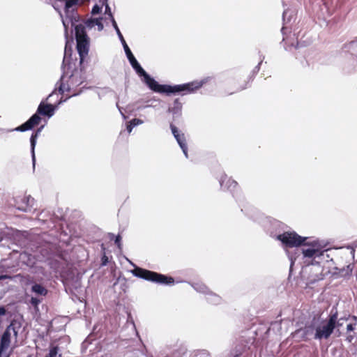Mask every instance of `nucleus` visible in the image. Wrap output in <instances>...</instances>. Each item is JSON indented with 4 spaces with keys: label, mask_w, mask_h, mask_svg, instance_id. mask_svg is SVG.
Instances as JSON below:
<instances>
[{
    "label": "nucleus",
    "mask_w": 357,
    "mask_h": 357,
    "mask_svg": "<svg viewBox=\"0 0 357 357\" xmlns=\"http://www.w3.org/2000/svg\"><path fill=\"white\" fill-rule=\"evenodd\" d=\"M56 94L55 91H52L46 98L45 100H47L49 99H51L54 95Z\"/></svg>",
    "instance_id": "45"
},
{
    "label": "nucleus",
    "mask_w": 357,
    "mask_h": 357,
    "mask_svg": "<svg viewBox=\"0 0 357 357\" xmlns=\"http://www.w3.org/2000/svg\"><path fill=\"white\" fill-rule=\"evenodd\" d=\"M101 265L102 266H105L108 263V257L105 255V254L103 255V256L101 258Z\"/></svg>",
    "instance_id": "40"
},
{
    "label": "nucleus",
    "mask_w": 357,
    "mask_h": 357,
    "mask_svg": "<svg viewBox=\"0 0 357 357\" xmlns=\"http://www.w3.org/2000/svg\"><path fill=\"white\" fill-rule=\"evenodd\" d=\"M61 68L63 74L56 82L55 89L60 94L75 90L84 82L82 71L76 67V60L74 61L71 57V50H68V41L66 42Z\"/></svg>",
    "instance_id": "1"
},
{
    "label": "nucleus",
    "mask_w": 357,
    "mask_h": 357,
    "mask_svg": "<svg viewBox=\"0 0 357 357\" xmlns=\"http://www.w3.org/2000/svg\"><path fill=\"white\" fill-rule=\"evenodd\" d=\"M79 94H80V91H79V92H77V93H74L73 95H71L70 96H69V97H68V98H65V99H62V98H61V99L59 100L58 103H57L56 105H58V107H59L61 104H62L63 102H66V101L68 98H70V97H72V96H78V95H79Z\"/></svg>",
    "instance_id": "37"
},
{
    "label": "nucleus",
    "mask_w": 357,
    "mask_h": 357,
    "mask_svg": "<svg viewBox=\"0 0 357 357\" xmlns=\"http://www.w3.org/2000/svg\"><path fill=\"white\" fill-rule=\"evenodd\" d=\"M241 211L250 219L254 221H259L261 217V214L255 208H242Z\"/></svg>",
    "instance_id": "18"
},
{
    "label": "nucleus",
    "mask_w": 357,
    "mask_h": 357,
    "mask_svg": "<svg viewBox=\"0 0 357 357\" xmlns=\"http://www.w3.org/2000/svg\"><path fill=\"white\" fill-rule=\"evenodd\" d=\"M150 107H153V106L151 104H150V105H146L144 106L139 107V109H145V108Z\"/></svg>",
    "instance_id": "48"
},
{
    "label": "nucleus",
    "mask_w": 357,
    "mask_h": 357,
    "mask_svg": "<svg viewBox=\"0 0 357 357\" xmlns=\"http://www.w3.org/2000/svg\"><path fill=\"white\" fill-rule=\"evenodd\" d=\"M291 45L295 47L296 48H298L299 47V42L297 41L296 45H294V43H292Z\"/></svg>",
    "instance_id": "52"
},
{
    "label": "nucleus",
    "mask_w": 357,
    "mask_h": 357,
    "mask_svg": "<svg viewBox=\"0 0 357 357\" xmlns=\"http://www.w3.org/2000/svg\"><path fill=\"white\" fill-rule=\"evenodd\" d=\"M170 129L171 131L176 139L178 144L179 145L180 148L181 149L184 155L186 158H188V146L186 143V139L185 137L184 133H183L181 131H180L176 126H175L174 124H170Z\"/></svg>",
    "instance_id": "12"
},
{
    "label": "nucleus",
    "mask_w": 357,
    "mask_h": 357,
    "mask_svg": "<svg viewBox=\"0 0 357 357\" xmlns=\"http://www.w3.org/2000/svg\"><path fill=\"white\" fill-rule=\"evenodd\" d=\"M116 107H118V109H119V110L120 113L121 114L122 116L123 117V119H126V115L122 112V111H121V107H119V104H118V103H116Z\"/></svg>",
    "instance_id": "46"
},
{
    "label": "nucleus",
    "mask_w": 357,
    "mask_h": 357,
    "mask_svg": "<svg viewBox=\"0 0 357 357\" xmlns=\"http://www.w3.org/2000/svg\"><path fill=\"white\" fill-rule=\"evenodd\" d=\"M204 81L200 82L193 81L182 84L168 85L165 84V89L164 93L167 95L170 94H180L181 96L194 93L196 90L199 89L204 84Z\"/></svg>",
    "instance_id": "6"
},
{
    "label": "nucleus",
    "mask_w": 357,
    "mask_h": 357,
    "mask_svg": "<svg viewBox=\"0 0 357 357\" xmlns=\"http://www.w3.org/2000/svg\"><path fill=\"white\" fill-rule=\"evenodd\" d=\"M152 100L156 101V100H149L148 102H151Z\"/></svg>",
    "instance_id": "57"
},
{
    "label": "nucleus",
    "mask_w": 357,
    "mask_h": 357,
    "mask_svg": "<svg viewBox=\"0 0 357 357\" xmlns=\"http://www.w3.org/2000/svg\"><path fill=\"white\" fill-rule=\"evenodd\" d=\"M127 260L130 264L135 267V268L130 271L134 276L160 284L172 285L174 284V279L172 277L144 269L137 266L128 259H127Z\"/></svg>",
    "instance_id": "4"
},
{
    "label": "nucleus",
    "mask_w": 357,
    "mask_h": 357,
    "mask_svg": "<svg viewBox=\"0 0 357 357\" xmlns=\"http://www.w3.org/2000/svg\"><path fill=\"white\" fill-rule=\"evenodd\" d=\"M50 247L51 245H48L47 248H41L40 252L44 258H49L52 255Z\"/></svg>",
    "instance_id": "29"
},
{
    "label": "nucleus",
    "mask_w": 357,
    "mask_h": 357,
    "mask_svg": "<svg viewBox=\"0 0 357 357\" xmlns=\"http://www.w3.org/2000/svg\"><path fill=\"white\" fill-rule=\"evenodd\" d=\"M40 303V301L38 298H36V297H32V298H31V300H30V303H31L33 306H34V307H38V304H39Z\"/></svg>",
    "instance_id": "38"
},
{
    "label": "nucleus",
    "mask_w": 357,
    "mask_h": 357,
    "mask_svg": "<svg viewBox=\"0 0 357 357\" xmlns=\"http://www.w3.org/2000/svg\"><path fill=\"white\" fill-rule=\"evenodd\" d=\"M218 181L221 189L224 191L227 190L233 193L238 187V183L231 178H228L224 173L220 176Z\"/></svg>",
    "instance_id": "14"
},
{
    "label": "nucleus",
    "mask_w": 357,
    "mask_h": 357,
    "mask_svg": "<svg viewBox=\"0 0 357 357\" xmlns=\"http://www.w3.org/2000/svg\"><path fill=\"white\" fill-rule=\"evenodd\" d=\"M21 202L22 204L17 206V209L24 212H29L33 206L34 199L31 196L28 195L23 197Z\"/></svg>",
    "instance_id": "16"
},
{
    "label": "nucleus",
    "mask_w": 357,
    "mask_h": 357,
    "mask_svg": "<svg viewBox=\"0 0 357 357\" xmlns=\"http://www.w3.org/2000/svg\"><path fill=\"white\" fill-rule=\"evenodd\" d=\"M30 257H31V255H29L28 256L29 264H34V261L31 260Z\"/></svg>",
    "instance_id": "49"
},
{
    "label": "nucleus",
    "mask_w": 357,
    "mask_h": 357,
    "mask_svg": "<svg viewBox=\"0 0 357 357\" xmlns=\"http://www.w3.org/2000/svg\"><path fill=\"white\" fill-rule=\"evenodd\" d=\"M11 352L10 348L0 346V357H10Z\"/></svg>",
    "instance_id": "28"
},
{
    "label": "nucleus",
    "mask_w": 357,
    "mask_h": 357,
    "mask_svg": "<svg viewBox=\"0 0 357 357\" xmlns=\"http://www.w3.org/2000/svg\"><path fill=\"white\" fill-rule=\"evenodd\" d=\"M182 110V103L178 98L174 100L173 106L168 108V112L172 114L174 116H180Z\"/></svg>",
    "instance_id": "19"
},
{
    "label": "nucleus",
    "mask_w": 357,
    "mask_h": 357,
    "mask_svg": "<svg viewBox=\"0 0 357 357\" xmlns=\"http://www.w3.org/2000/svg\"><path fill=\"white\" fill-rule=\"evenodd\" d=\"M60 349L58 346H51L48 354L45 357H62L61 354L59 352Z\"/></svg>",
    "instance_id": "24"
},
{
    "label": "nucleus",
    "mask_w": 357,
    "mask_h": 357,
    "mask_svg": "<svg viewBox=\"0 0 357 357\" xmlns=\"http://www.w3.org/2000/svg\"><path fill=\"white\" fill-rule=\"evenodd\" d=\"M353 267H354V266L352 264L347 265V268L345 270V273L344 275H350L352 272ZM343 271H344V269Z\"/></svg>",
    "instance_id": "39"
},
{
    "label": "nucleus",
    "mask_w": 357,
    "mask_h": 357,
    "mask_svg": "<svg viewBox=\"0 0 357 357\" xmlns=\"http://www.w3.org/2000/svg\"><path fill=\"white\" fill-rule=\"evenodd\" d=\"M337 316V310H332L329 318L326 323L321 326H317L314 333L315 340L328 339L336 328V319Z\"/></svg>",
    "instance_id": "7"
},
{
    "label": "nucleus",
    "mask_w": 357,
    "mask_h": 357,
    "mask_svg": "<svg viewBox=\"0 0 357 357\" xmlns=\"http://www.w3.org/2000/svg\"><path fill=\"white\" fill-rule=\"evenodd\" d=\"M1 240H2V238L0 237V241H1Z\"/></svg>",
    "instance_id": "59"
},
{
    "label": "nucleus",
    "mask_w": 357,
    "mask_h": 357,
    "mask_svg": "<svg viewBox=\"0 0 357 357\" xmlns=\"http://www.w3.org/2000/svg\"><path fill=\"white\" fill-rule=\"evenodd\" d=\"M6 312V309L3 307H0V316L4 315Z\"/></svg>",
    "instance_id": "44"
},
{
    "label": "nucleus",
    "mask_w": 357,
    "mask_h": 357,
    "mask_svg": "<svg viewBox=\"0 0 357 357\" xmlns=\"http://www.w3.org/2000/svg\"><path fill=\"white\" fill-rule=\"evenodd\" d=\"M344 321V319L343 318H340L339 319H337V318L336 319V327L337 328H340L342 326L343 324V321Z\"/></svg>",
    "instance_id": "41"
},
{
    "label": "nucleus",
    "mask_w": 357,
    "mask_h": 357,
    "mask_svg": "<svg viewBox=\"0 0 357 357\" xmlns=\"http://www.w3.org/2000/svg\"><path fill=\"white\" fill-rule=\"evenodd\" d=\"M133 128H134V126H132V123H130V121H128L127 126H126V129L129 133H130L132 132Z\"/></svg>",
    "instance_id": "42"
},
{
    "label": "nucleus",
    "mask_w": 357,
    "mask_h": 357,
    "mask_svg": "<svg viewBox=\"0 0 357 357\" xmlns=\"http://www.w3.org/2000/svg\"><path fill=\"white\" fill-rule=\"evenodd\" d=\"M284 27L283 26V27L282 28V29H281V31H282V34H283V35L284 34Z\"/></svg>",
    "instance_id": "55"
},
{
    "label": "nucleus",
    "mask_w": 357,
    "mask_h": 357,
    "mask_svg": "<svg viewBox=\"0 0 357 357\" xmlns=\"http://www.w3.org/2000/svg\"><path fill=\"white\" fill-rule=\"evenodd\" d=\"M31 291L38 295L45 296L47 294V290L40 284H34L31 287Z\"/></svg>",
    "instance_id": "23"
},
{
    "label": "nucleus",
    "mask_w": 357,
    "mask_h": 357,
    "mask_svg": "<svg viewBox=\"0 0 357 357\" xmlns=\"http://www.w3.org/2000/svg\"><path fill=\"white\" fill-rule=\"evenodd\" d=\"M7 278H8V277L6 275H0V280L6 279Z\"/></svg>",
    "instance_id": "50"
},
{
    "label": "nucleus",
    "mask_w": 357,
    "mask_h": 357,
    "mask_svg": "<svg viewBox=\"0 0 357 357\" xmlns=\"http://www.w3.org/2000/svg\"><path fill=\"white\" fill-rule=\"evenodd\" d=\"M110 240H114V243L116 245L119 249H121L122 244H121V236L118 234L117 236H115L114 234L109 233V234Z\"/></svg>",
    "instance_id": "27"
},
{
    "label": "nucleus",
    "mask_w": 357,
    "mask_h": 357,
    "mask_svg": "<svg viewBox=\"0 0 357 357\" xmlns=\"http://www.w3.org/2000/svg\"><path fill=\"white\" fill-rule=\"evenodd\" d=\"M242 355V354H236L234 357H241V356Z\"/></svg>",
    "instance_id": "54"
},
{
    "label": "nucleus",
    "mask_w": 357,
    "mask_h": 357,
    "mask_svg": "<svg viewBox=\"0 0 357 357\" xmlns=\"http://www.w3.org/2000/svg\"><path fill=\"white\" fill-rule=\"evenodd\" d=\"M101 9H102V7L100 6L98 4H95L93 8H92V10H91V14L93 15H97L98 13H100L101 11Z\"/></svg>",
    "instance_id": "33"
},
{
    "label": "nucleus",
    "mask_w": 357,
    "mask_h": 357,
    "mask_svg": "<svg viewBox=\"0 0 357 357\" xmlns=\"http://www.w3.org/2000/svg\"><path fill=\"white\" fill-rule=\"evenodd\" d=\"M0 130H2V129L0 128Z\"/></svg>",
    "instance_id": "60"
},
{
    "label": "nucleus",
    "mask_w": 357,
    "mask_h": 357,
    "mask_svg": "<svg viewBox=\"0 0 357 357\" xmlns=\"http://www.w3.org/2000/svg\"><path fill=\"white\" fill-rule=\"evenodd\" d=\"M70 28V33H68V50H71L70 46V40L73 42V34L75 32V38L77 42V50L79 56V64H81L84 58L88 55L89 50V38L84 31V26L82 24H75Z\"/></svg>",
    "instance_id": "3"
},
{
    "label": "nucleus",
    "mask_w": 357,
    "mask_h": 357,
    "mask_svg": "<svg viewBox=\"0 0 357 357\" xmlns=\"http://www.w3.org/2000/svg\"><path fill=\"white\" fill-rule=\"evenodd\" d=\"M19 328L20 326L17 327L15 324L11 323L1 336L0 346L10 348L11 336L13 335L17 338Z\"/></svg>",
    "instance_id": "11"
},
{
    "label": "nucleus",
    "mask_w": 357,
    "mask_h": 357,
    "mask_svg": "<svg viewBox=\"0 0 357 357\" xmlns=\"http://www.w3.org/2000/svg\"><path fill=\"white\" fill-rule=\"evenodd\" d=\"M114 30L116 31V33L123 45V50L125 51L126 55L132 68H134L135 67H136L137 66H138L139 64V62L137 61V60L136 59V58L135 57L133 54L132 53L130 49L129 48L128 45H127L119 28L116 27L114 29Z\"/></svg>",
    "instance_id": "13"
},
{
    "label": "nucleus",
    "mask_w": 357,
    "mask_h": 357,
    "mask_svg": "<svg viewBox=\"0 0 357 357\" xmlns=\"http://www.w3.org/2000/svg\"><path fill=\"white\" fill-rule=\"evenodd\" d=\"M307 237H303L294 231H284L277 236V240L280 241L284 248H297L303 245L304 242L308 240Z\"/></svg>",
    "instance_id": "8"
},
{
    "label": "nucleus",
    "mask_w": 357,
    "mask_h": 357,
    "mask_svg": "<svg viewBox=\"0 0 357 357\" xmlns=\"http://www.w3.org/2000/svg\"><path fill=\"white\" fill-rule=\"evenodd\" d=\"M195 357H212L210 353L206 350H200L197 351Z\"/></svg>",
    "instance_id": "32"
},
{
    "label": "nucleus",
    "mask_w": 357,
    "mask_h": 357,
    "mask_svg": "<svg viewBox=\"0 0 357 357\" xmlns=\"http://www.w3.org/2000/svg\"><path fill=\"white\" fill-rule=\"evenodd\" d=\"M82 24L83 26H84V31H86V28H87L88 29H91L92 28H93L94 26H96V18H89L84 21H83L82 19L80 20V21L79 22H77L76 24Z\"/></svg>",
    "instance_id": "22"
},
{
    "label": "nucleus",
    "mask_w": 357,
    "mask_h": 357,
    "mask_svg": "<svg viewBox=\"0 0 357 357\" xmlns=\"http://www.w3.org/2000/svg\"><path fill=\"white\" fill-rule=\"evenodd\" d=\"M23 255L26 256L27 254L26 252H24V253L22 254V256H23Z\"/></svg>",
    "instance_id": "56"
},
{
    "label": "nucleus",
    "mask_w": 357,
    "mask_h": 357,
    "mask_svg": "<svg viewBox=\"0 0 357 357\" xmlns=\"http://www.w3.org/2000/svg\"><path fill=\"white\" fill-rule=\"evenodd\" d=\"M329 250H330L329 249L326 248H324L322 250H320V252L321 254H323V256H321L319 260L321 261V264L324 261L328 262L329 261H333V259L331 257L330 255L328 253V252Z\"/></svg>",
    "instance_id": "26"
},
{
    "label": "nucleus",
    "mask_w": 357,
    "mask_h": 357,
    "mask_svg": "<svg viewBox=\"0 0 357 357\" xmlns=\"http://www.w3.org/2000/svg\"><path fill=\"white\" fill-rule=\"evenodd\" d=\"M58 109V105L45 103V100H42L39 104L36 112L33 114L26 122L21 126L10 130V131L25 132L31 130L34 126H38L40 121L41 117L40 115L52 117L55 111Z\"/></svg>",
    "instance_id": "2"
},
{
    "label": "nucleus",
    "mask_w": 357,
    "mask_h": 357,
    "mask_svg": "<svg viewBox=\"0 0 357 357\" xmlns=\"http://www.w3.org/2000/svg\"><path fill=\"white\" fill-rule=\"evenodd\" d=\"M292 12L289 10H284L283 12L282 17L284 22H289L291 21Z\"/></svg>",
    "instance_id": "30"
},
{
    "label": "nucleus",
    "mask_w": 357,
    "mask_h": 357,
    "mask_svg": "<svg viewBox=\"0 0 357 357\" xmlns=\"http://www.w3.org/2000/svg\"><path fill=\"white\" fill-rule=\"evenodd\" d=\"M105 15H108L114 29H115L116 27H119L118 25H117V23H116L114 16H113V15H112V13L111 11V8H110V7L109 6L108 4H106V6H105Z\"/></svg>",
    "instance_id": "25"
},
{
    "label": "nucleus",
    "mask_w": 357,
    "mask_h": 357,
    "mask_svg": "<svg viewBox=\"0 0 357 357\" xmlns=\"http://www.w3.org/2000/svg\"><path fill=\"white\" fill-rule=\"evenodd\" d=\"M323 278H324V275L323 274H320L319 275L317 276V278L314 279V280H322Z\"/></svg>",
    "instance_id": "47"
},
{
    "label": "nucleus",
    "mask_w": 357,
    "mask_h": 357,
    "mask_svg": "<svg viewBox=\"0 0 357 357\" xmlns=\"http://www.w3.org/2000/svg\"><path fill=\"white\" fill-rule=\"evenodd\" d=\"M206 299L208 303L212 305H219L222 302V298L211 290L206 295Z\"/></svg>",
    "instance_id": "20"
},
{
    "label": "nucleus",
    "mask_w": 357,
    "mask_h": 357,
    "mask_svg": "<svg viewBox=\"0 0 357 357\" xmlns=\"http://www.w3.org/2000/svg\"><path fill=\"white\" fill-rule=\"evenodd\" d=\"M264 59V56H261V60L259 62V63L254 68V69L252 71V76L255 77L259 71L261 64L262 63Z\"/></svg>",
    "instance_id": "31"
},
{
    "label": "nucleus",
    "mask_w": 357,
    "mask_h": 357,
    "mask_svg": "<svg viewBox=\"0 0 357 357\" xmlns=\"http://www.w3.org/2000/svg\"><path fill=\"white\" fill-rule=\"evenodd\" d=\"M40 132L38 130L33 132L30 137V144H31V158L33 167L35 166L36 162V155H35V147L36 145L37 138L40 135Z\"/></svg>",
    "instance_id": "17"
},
{
    "label": "nucleus",
    "mask_w": 357,
    "mask_h": 357,
    "mask_svg": "<svg viewBox=\"0 0 357 357\" xmlns=\"http://www.w3.org/2000/svg\"><path fill=\"white\" fill-rule=\"evenodd\" d=\"M245 89V87H242V88L241 89V90H243V89Z\"/></svg>",
    "instance_id": "58"
},
{
    "label": "nucleus",
    "mask_w": 357,
    "mask_h": 357,
    "mask_svg": "<svg viewBox=\"0 0 357 357\" xmlns=\"http://www.w3.org/2000/svg\"><path fill=\"white\" fill-rule=\"evenodd\" d=\"M264 227L270 236L277 240V236L285 231L287 226L278 220L266 218L264 222Z\"/></svg>",
    "instance_id": "10"
},
{
    "label": "nucleus",
    "mask_w": 357,
    "mask_h": 357,
    "mask_svg": "<svg viewBox=\"0 0 357 357\" xmlns=\"http://www.w3.org/2000/svg\"><path fill=\"white\" fill-rule=\"evenodd\" d=\"M130 121L132 123V126L134 127L144 123V121L142 120L137 118L132 119Z\"/></svg>",
    "instance_id": "35"
},
{
    "label": "nucleus",
    "mask_w": 357,
    "mask_h": 357,
    "mask_svg": "<svg viewBox=\"0 0 357 357\" xmlns=\"http://www.w3.org/2000/svg\"><path fill=\"white\" fill-rule=\"evenodd\" d=\"M303 245L308 246L307 248L302 250V253L305 258L311 259V261L308 262V264L313 266H317L318 268L320 269L321 261L317 260L320 259L323 254L320 252V250L324 249L326 247L327 244L323 241L320 240H307L304 242Z\"/></svg>",
    "instance_id": "5"
},
{
    "label": "nucleus",
    "mask_w": 357,
    "mask_h": 357,
    "mask_svg": "<svg viewBox=\"0 0 357 357\" xmlns=\"http://www.w3.org/2000/svg\"><path fill=\"white\" fill-rule=\"evenodd\" d=\"M44 128V126H41L40 128H38L36 130L39 131L40 132H42L43 129Z\"/></svg>",
    "instance_id": "51"
},
{
    "label": "nucleus",
    "mask_w": 357,
    "mask_h": 357,
    "mask_svg": "<svg viewBox=\"0 0 357 357\" xmlns=\"http://www.w3.org/2000/svg\"><path fill=\"white\" fill-rule=\"evenodd\" d=\"M316 328V323L313 321L310 324L305 325L304 328L299 329L298 333H301L302 337L305 340L310 339L312 337L314 338Z\"/></svg>",
    "instance_id": "15"
},
{
    "label": "nucleus",
    "mask_w": 357,
    "mask_h": 357,
    "mask_svg": "<svg viewBox=\"0 0 357 357\" xmlns=\"http://www.w3.org/2000/svg\"><path fill=\"white\" fill-rule=\"evenodd\" d=\"M356 323L354 321V323H349L347 325V331L351 332L356 329Z\"/></svg>",
    "instance_id": "36"
},
{
    "label": "nucleus",
    "mask_w": 357,
    "mask_h": 357,
    "mask_svg": "<svg viewBox=\"0 0 357 357\" xmlns=\"http://www.w3.org/2000/svg\"><path fill=\"white\" fill-rule=\"evenodd\" d=\"M102 17L96 18V26H97V28H98V31H102V30H103V29H104L103 24L102 23Z\"/></svg>",
    "instance_id": "34"
},
{
    "label": "nucleus",
    "mask_w": 357,
    "mask_h": 357,
    "mask_svg": "<svg viewBox=\"0 0 357 357\" xmlns=\"http://www.w3.org/2000/svg\"><path fill=\"white\" fill-rule=\"evenodd\" d=\"M354 338V335H348L347 336L346 340L348 342H351L353 341Z\"/></svg>",
    "instance_id": "43"
},
{
    "label": "nucleus",
    "mask_w": 357,
    "mask_h": 357,
    "mask_svg": "<svg viewBox=\"0 0 357 357\" xmlns=\"http://www.w3.org/2000/svg\"><path fill=\"white\" fill-rule=\"evenodd\" d=\"M136 73L142 77V82L153 91L164 93L165 84H160L153 77H151L140 64L133 68Z\"/></svg>",
    "instance_id": "9"
},
{
    "label": "nucleus",
    "mask_w": 357,
    "mask_h": 357,
    "mask_svg": "<svg viewBox=\"0 0 357 357\" xmlns=\"http://www.w3.org/2000/svg\"><path fill=\"white\" fill-rule=\"evenodd\" d=\"M192 287L198 293L203 294L205 296L209 292L210 289L204 283L201 282H190Z\"/></svg>",
    "instance_id": "21"
},
{
    "label": "nucleus",
    "mask_w": 357,
    "mask_h": 357,
    "mask_svg": "<svg viewBox=\"0 0 357 357\" xmlns=\"http://www.w3.org/2000/svg\"><path fill=\"white\" fill-rule=\"evenodd\" d=\"M98 1H99L100 2H102V3H104V2H106L107 0H98ZM89 1H90V0H87V1H86L85 3H86L89 2Z\"/></svg>",
    "instance_id": "53"
}]
</instances>
